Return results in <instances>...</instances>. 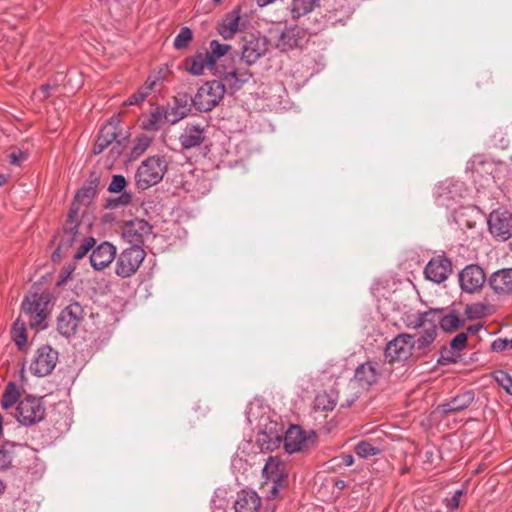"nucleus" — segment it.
I'll use <instances>...</instances> for the list:
<instances>
[{"mask_svg": "<svg viewBox=\"0 0 512 512\" xmlns=\"http://www.w3.org/2000/svg\"><path fill=\"white\" fill-rule=\"evenodd\" d=\"M430 312L405 314L403 321L407 328L417 330L416 335L401 333L387 343L385 358L388 362L405 361L413 355V350L426 354L435 341V321L430 320Z\"/></svg>", "mask_w": 512, "mask_h": 512, "instance_id": "nucleus-1", "label": "nucleus"}, {"mask_svg": "<svg viewBox=\"0 0 512 512\" xmlns=\"http://www.w3.org/2000/svg\"><path fill=\"white\" fill-rule=\"evenodd\" d=\"M53 305V295L49 290H33L25 296L21 308L32 327L44 329Z\"/></svg>", "mask_w": 512, "mask_h": 512, "instance_id": "nucleus-2", "label": "nucleus"}, {"mask_svg": "<svg viewBox=\"0 0 512 512\" xmlns=\"http://www.w3.org/2000/svg\"><path fill=\"white\" fill-rule=\"evenodd\" d=\"M120 114H114L107 123L102 127L98 135V154L106 147L111 146L107 159L103 161V166L111 169L114 162L122 153V145L117 141L119 135Z\"/></svg>", "mask_w": 512, "mask_h": 512, "instance_id": "nucleus-3", "label": "nucleus"}, {"mask_svg": "<svg viewBox=\"0 0 512 512\" xmlns=\"http://www.w3.org/2000/svg\"><path fill=\"white\" fill-rule=\"evenodd\" d=\"M167 170V163L163 157L151 156L144 160L135 173V184L138 189L146 190L162 179Z\"/></svg>", "mask_w": 512, "mask_h": 512, "instance_id": "nucleus-4", "label": "nucleus"}, {"mask_svg": "<svg viewBox=\"0 0 512 512\" xmlns=\"http://www.w3.org/2000/svg\"><path fill=\"white\" fill-rule=\"evenodd\" d=\"M225 94V84L218 80L205 82L191 98L193 106L200 112L213 110Z\"/></svg>", "mask_w": 512, "mask_h": 512, "instance_id": "nucleus-5", "label": "nucleus"}, {"mask_svg": "<svg viewBox=\"0 0 512 512\" xmlns=\"http://www.w3.org/2000/svg\"><path fill=\"white\" fill-rule=\"evenodd\" d=\"M214 75L220 78V82L225 84L231 92L238 91L244 84L250 81L252 73L245 67L235 65L233 59L220 64L215 68Z\"/></svg>", "mask_w": 512, "mask_h": 512, "instance_id": "nucleus-6", "label": "nucleus"}, {"mask_svg": "<svg viewBox=\"0 0 512 512\" xmlns=\"http://www.w3.org/2000/svg\"><path fill=\"white\" fill-rule=\"evenodd\" d=\"M45 407L40 398L27 396L22 399L16 408L17 420L25 426L33 425L43 420Z\"/></svg>", "mask_w": 512, "mask_h": 512, "instance_id": "nucleus-7", "label": "nucleus"}, {"mask_svg": "<svg viewBox=\"0 0 512 512\" xmlns=\"http://www.w3.org/2000/svg\"><path fill=\"white\" fill-rule=\"evenodd\" d=\"M58 362V352L50 345L40 346L30 364L31 372L38 377L49 375Z\"/></svg>", "mask_w": 512, "mask_h": 512, "instance_id": "nucleus-8", "label": "nucleus"}, {"mask_svg": "<svg viewBox=\"0 0 512 512\" xmlns=\"http://www.w3.org/2000/svg\"><path fill=\"white\" fill-rule=\"evenodd\" d=\"M268 51V40L265 36L250 34L243 38L241 60L247 65L256 63Z\"/></svg>", "mask_w": 512, "mask_h": 512, "instance_id": "nucleus-9", "label": "nucleus"}, {"mask_svg": "<svg viewBox=\"0 0 512 512\" xmlns=\"http://www.w3.org/2000/svg\"><path fill=\"white\" fill-rule=\"evenodd\" d=\"M83 308L78 303H72L64 308L57 318V329L65 337L75 334L83 319Z\"/></svg>", "mask_w": 512, "mask_h": 512, "instance_id": "nucleus-10", "label": "nucleus"}, {"mask_svg": "<svg viewBox=\"0 0 512 512\" xmlns=\"http://www.w3.org/2000/svg\"><path fill=\"white\" fill-rule=\"evenodd\" d=\"M145 258L142 247H130L125 249L116 264V274L121 277H129L139 268Z\"/></svg>", "mask_w": 512, "mask_h": 512, "instance_id": "nucleus-11", "label": "nucleus"}, {"mask_svg": "<svg viewBox=\"0 0 512 512\" xmlns=\"http://www.w3.org/2000/svg\"><path fill=\"white\" fill-rule=\"evenodd\" d=\"M316 437L315 432L312 431L309 435H306L300 426L292 425L284 436L285 451L289 454L302 451L308 447L310 442H314Z\"/></svg>", "mask_w": 512, "mask_h": 512, "instance_id": "nucleus-12", "label": "nucleus"}, {"mask_svg": "<svg viewBox=\"0 0 512 512\" xmlns=\"http://www.w3.org/2000/svg\"><path fill=\"white\" fill-rule=\"evenodd\" d=\"M488 228L498 240L506 241L512 236V216L507 211H493L489 215Z\"/></svg>", "mask_w": 512, "mask_h": 512, "instance_id": "nucleus-13", "label": "nucleus"}, {"mask_svg": "<svg viewBox=\"0 0 512 512\" xmlns=\"http://www.w3.org/2000/svg\"><path fill=\"white\" fill-rule=\"evenodd\" d=\"M151 232L152 226L147 221L135 219L126 224L123 236L131 244V247H142Z\"/></svg>", "mask_w": 512, "mask_h": 512, "instance_id": "nucleus-14", "label": "nucleus"}, {"mask_svg": "<svg viewBox=\"0 0 512 512\" xmlns=\"http://www.w3.org/2000/svg\"><path fill=\"white\" fill-rule=\"evenodd\" d=\"M452 272L451 261L444 256L432 258L424 269V275L429 281L440 284L444 282Z\"/></svg>", "mask_w": 512, "mask_h": 512, "instance_id": "nucleus-15", "label": "nucleus"}, {"mask_svg": "<svg viewBox=\"0 0 512 512\" xmlns=\"http://www.w3.org/2000/svg\"><path fill=\"white\" fill-rule=\"evenodd\" d=\"M96 196V185L91 181L89 185L82 187L76 194L75 200L69 211V221L73 223V217L81 211L83 215L87 213L89 206L93 203Z\"/></svg>", "mask_w": 512, "mask_h": 512, "instance_id": "nucleus-16", "label": "nucleus"}, {"mask_svg": "<svg viewBox=\"0 0 512 512\" xmlns=\"http://www.w3.org/2000/svg\"><path fill=\"white\" fill-rule=\"evenodd\" d=\"M460 288H483L487 280L482 267L470 264L463 268L459 275Z\"/></svg>", "mask_w": 512, "mask_h": 512, "instance_id": "nucleus-17", "label": "nucleus"}, {"mask_svg": "<svg viewBox=\"0 0 512 512\" xmlns=\"http://www.w3.org/2000/svg\"><path fill=\"white\" fill-rule=\"evenodd\" d=\"M206 139V129L200 124H188L179 135L181 147L185 150L197 148Z\"/></svg>", "mask_w": 512, "mask_h": 512, "instance_id": "nucleus-18", "label": "nucleus"}, {"mask_svg": "<svg viewBox=\"0 0 512 512\" xmlns=\"http://www.w3.org/2000/svg\"><path fill=\"white\" fill-rule=\"evenodd\" d=\"M305 37V31L297 26L286 28L280 34L276 47L281 51H289L301 46Z\"/></svg>", "mask_w": 512, "mask_h": 512, "instance_id": "nucleus-19", "label": "nucleus"}, {"mask_svg": "<svg viewBox=\"0 0 512 512\" xmlns=\"http://www.w3.org/2000/svg\"><path fill=\"white\" fill-rule=\"evenodd\" d=\"M261 507V498L252 490H241L237 493L234 502L235 512H258Z\"/></svg>", "mask_w": 512, "mask_h": 512, "instance_id": "nucleus-20", "label": "nucleus"}, {"mask_svg": "<svg viewBox=\"0 0 512 512\" xmlns=\"http://www.w3.org/2000/svg\"><path fill=\"white\" fill-rule=\"evenodd\" d=\"M431 313L430 320L435 321V337L437 336V325L445 332H452L464 325V319L460 318L455 310L450 311L448 314L441 316L438 310H429Z\"/></svg>", "mask_w": 512, "mask_h": 512, "instance_id": "nucleus-21", "label": "nucleus"}, {"mask_svg": "<svg viewBox=\"0 0 512 512\" xmlns=\"http://www.w3.org/2000/svg\"><path fill=\"white\" fill-rule=\"evenodd\" d=\"M474 399V391L468 390L463 393L457 394L450 401L440 404L438 406V409L444 414L461 412L468 408L472 404Z\"/></svg>", "mask_w": 512, "mask_h": 512, "instance_id": "nucleus-22", "label": "nucleus"}, {"mask_svg": "<svg viewBox=\"0 0 512 512\" xmlns=\"http://www.w3.org/2000/svg\"><path fill=\"white\" fill-rule=\"evenodd\" d=\"M240 11L241 7L237 6L218 24L217 31L224 39H231L240 30Z\"/></svg>", "mask_w": 512, "mask_h": 512, "instance_id": "nucleus-23", "label": "nucleus"}, {"mask_svg": "<svg viewBox=\"0 0 512 512\" xmlns=\"http://www.w3.org/2000/svg\"><path fill=\"white\" fill-rule=\"evenodd\" d=\"M379 375L380 373L378 363L368 361L356 368L354 378L360 386L368 387L377 381Z\"/></svg>", "mask_w": 512, "mask_h": 512, "instance_id": "nucleus-24", "label": "nucleus"}, {"mask_svg": "<svg viewBox=\"0 0 512 512\" xmlns=\"http://www.w3.org/2000/svg\"><path fill=\"white\" fill-rule=\"evenodd\" d=\"M76 234L77 224L75 217H73V223H71V220L69 221L68 216L66 224L63 227V231L57 235V238H59V242L57 244L56 250L53 253V257H55L56 255L59 256L62 252H66L75 241Z\"/></svg>", "mask_w": 512, "mask_h": 512, "instance_id": "nucleus-25", "label": "nucleus"}, {"mask_svg": "<svg viewBox=\"0 0 512 512\" xmlns=\"http://www.w3.org/2000/svg\"><path fill=\"white\" fill-rule=\"evenodd\" d=\"M185 69L192 75L200 76L205 69L214 70L213 60L206 54L198 53L185 60Z\"/></svg>", "mask_w": 512, "mask_h": 512, "instance_id": "nucleus-26", "label": "nucleus"}, {"mask_svg": "<svg viewBox=\"0 0 512 512\" xmlns=\"http://www.w3.org/2000/svg\"><path fill=\"white\" fill-rule=\"evenodd\" d=\"M191 108L185 98L183 101L180 98L175 99V104L169 109H166L168 115V123L176 124L186 116H188Z\"/></svg>", "mask_w": 512, "mask_h": 512, "instance_id": "nucleus-27", "label": "nucleus"}, {"mask_svg": "<svg viewBox=\"0 0 512 512\" xmlns=\"http://www.w3.org/2000/svg\"><path fill=\"white\" fill-rule=\"evenodd\" d=\"M282 440V432L277 429V424L274 423L270 431H263L258 441L262 446V449L273 450L277 448Z\"/></svg>", "mask_w": 512, "mask_h": 512, "instance_id": "nucleus-28", "label": "nucleus"}, {"mask_svg": "<svg viewBox=\"0 0 512 512\" xmlns=\"http://www.w3.org/2000/svg\"><path fill=\"white\" fill-rule=\"evenodd\" d=\"M165 122H168L166 109L163 107H156L150 113L149 118L143 122V128L147 131H158Z\"/></svg>", "mask_w": 512, "mask_h": 512, "instance_id": "nucleus-29", "label": "nucleus"}, {"mask_svg": "<svg viewBox=\"0 0 512 512\" xmlns=\"http://www.w3.org/2000/svg\"><path fill=\"white\" fill-rule=\"evenodd\" d=\"M489 288H512V268L494 272L488 279Z\"/></svg>", "mask_w": 512, "mask_h": 512, "instance_id": "nucleus-30", "label": "nucleus"}, {"mask_svg": "<svg viewBox=\"0 0 512 512\" xmlns=\"http://www.w3.org/2000/svg\"><path fill=\"white\" fill-rule=\"evenodd\" d=\"M263 475L271 482L283 480V469L277 458L269 457L262 470Z\"/></svg>", "mask_w": 512, "mask_h": 512, "instance_id": "nucleus-31", "label": "nucleus"}, {"mask_svg": "<svg viewBox=\"0 0 512 512\" xmlns=\"http://www.w3.org/2000/svg\"><path fill=\"white\" fill-rule=\"evenodd\" d=\"M116 256V247L109 242L98 244V270L108 266Z\"/></svg>", "mask_w": 512, "mask_h": 512, "instance_id": "nucleus-32", "label": "nucleus"}, {"mask_svg": "<svg viewBox=\"0 0 512 512\" xmlns=\"http://www.w3.org/2000/svg\"><path fill=\"white\" fill-rule=\"evenodd\" d=\"M337 404V393L334 390L325 391L316 396L315 408L321 411H332Z\"/></svg>", "mask_w": 512, "mask_h": 512, "instance_id": "nucleus-33", "label": "nucleus"}, {"mask_svg": "<svg viewBox=\"0 0 512 512\" xmlns=\"http://www.w3.org/2000/svg\"><path fill=\"white\" fill-rule=\"evenodd\" d=\"M319 0H292L290 12L293 18H299L312 12Z\"/></svg>", "mask_w": 512, "mask_h": 512, "instance_id": "nucleus-34", "label": "nucleus"}, {"mask_svg": "<svg viewBox=\"0 0 512 512\" xmlns=\"http://www.w3.org/2000/svg\"><path fill=\"white\" fill-rule=\"evenodd\" d=\"M19 399V390L15 383L9 382L4 390L1 405L3 409H9L17 403Z\"/></svg>", "mask_w": 512, "mask_h": 512, "instance_id": "nucleus-35", "label": "nucleus"}, {"mask_svg": "<svg viewBox=\"0 0 512 512\" xmlns=\"http://www.w3.org/2000/svg\"><path fill=\"white\" fill-rule=\"evenodd\" d=\"M231 48L228 44H222L218 40H212L210 42V51L206 52V56L213 60L214 69L218 66L217 60L223 57L227 51Z\"/></svg>", "mask_w": 512, "mask_h": 512, "instance_id": "nucleus-36", "label": "nucleus"}, {"mask_svg": "<svg viewBox=\"0 0 512 512\" xmlns=\"http://www.w3.org/2000/svg\"><path fill=\"white\" fill-rule=\"evenodd\" d=\"M12 338L19 349H22L27 342V332L25 323L16 320L12 328Z\"/></svg>", "mask_w": 512, "mask_h": 512, "instance_id": "nucleus-37", "label": "nucleus"}, {"mask_svg": "<svg viewBox=\"0 0 512 512\" xmlns=\"http://www.w3.org/2000/svg\"><path fill=\"white\" fill-rule=\"evenodd\" d=\"M193 33L192 30L184 26L182 27L174 39V47L177 50L186 49L189 43L192 41Z\"/></svg>", "mask_w": 512, "mask_h": 512, "instance_id": "nucleus-38", "label": "nucleus"}, {"mask_svg": "<svg viewBox=\"0 0 512 512\" xmlns=\"http://www.w3.org/2000/svg\"><path fill=\"white\" fill-rule=\"evenodd\" d=\"M488 313L489 307L481 303H474L465 307V315L469 320L482 318Z\"/></svg>", "mask_w": 512, "mask_h": 512, "instance_id": "nucleus-39", "label": "nucleus"}, {"mask_svg": "<svg viewBox=\"0 0 512 512\" xmlns=\"http://www.w3.org/2000/svg\"><path fill=\"white\" fill-rule=\"evenodd\" d=\"M380 452H381L380 448L372 445L368 441H360L355 446V453L361 458L375 456V455L380 454Z\"/></svg>", "mask_w": 512, "mask_h": 512, "instance_id": "nucleus-40", "label": "nucleus"}, {"mask_svg": "<svg viewBox=\"0 0 512 512\" xmlns=\"http://www.w3.org/2000/svg\"><path fill=\"white\" fill-rule=\"evenodd\" d=\"M495 381L512 396V377L503 370H497L493 373Z\"/></svg>", "mask_w": 512, "mask_h": 512, "instance_id": "nucleus-41", "label": "nucleus"}, {"mask_svg": "<svg viewBox=\"0 0 512 512\" xmlns=\"http://www.w3.org/2000/svg\"><path fill=\"white\" fill-rule=\"evenodd\" d=\"M150 144L151 139L148 136L142 135L138 137L136 143L131 148V158L136 159L141 156L147 150Z\"/></svg>", "mask_w": 512, "mask_h": 512, "instance_id": "nucleus-42", "label": "nucleus"}, {"mask_svg": "<svg viewBox=\"0 0 512 512\" xmlns=\"http://www.w3.org/2000/svg\"><path fill=\"white\" fill-rule=\"evenodd\" d=\"M132 201V196L128 192H122L118 197L108 199L105 205L106 208L116 209L129 205Z\"/></svg>", "mask_w": 512, "mask_h": 512, "instance_id": "nucleus-43", "label": "nucleus"}, {"mask_svg": "<svg viewBox=\"0 0 512 512\" xmlns=\"http://www.w3.org/2000/svg\"><path fill=\"white\" fill-rule=\"evenodd\" d=\"M132 201V196L128 192H122L118 197L108 199L105 205L106 208L116 209L129 205Z\"/></svg>", "mask_w": 512, "mask_h": 512, "instance_id": "nucleus-44", "label": "nucleus"}, {"mask_svg": "<svg viewBox=\"0 0 512 512\" xmlns=\"http://www.w3.org/2000/svg\"><path fill=\"white\" fill-rule=\"evenodd\" d=\"M127 186V181L123 175H114L107 190L110 193H122L125 192L124 188Z\"/></svg>", "mask_w": 512, "mask_h": 512, "instance_id": "nucleus-45", "label": "nucleus"}, {"mask_svg": "<svg viewBox=\"0 0 512 512\" xmlns=\"http://www.w3.org/2000/svg\"><path fill=\"white\" fill-rule=\"evenodd\" d=\"M13 460V452L5 446H0V471L10 468Z\"/></svg>", "mask_w": 512, "mask_h": 512, "instance_id": "nucleus-46", "label": "nucleus"}, {"mask_svg": "<svg viewBox=\"0 0 512 512\" xmlns=\"http://www.w3.org/2000/svg\"><path fill=\"white\" fill-rule=\"evenodd\" d=\"M96 240L93 237L87 238L84 243L80 245L77 252L74 255L75 259H82L95 245Z\"/></svg>", "mask_w": 512, "mask_h": 512, "instance_id": "nucleus-47", "label": "nucleus"}, {"mask_svg": "<svg viewBox=\"0 0 512 512\" xmlns=\"http://www.w3.org/2000/svg\"><path fill=\"white\" fill-rule=\"evenodd\" d=\"M467 333L461 332L457 334L450 342V347L454 351H461L465 348L467 343Z\"/></svg>", "mask_w": 512, "mask_h": 512, "instance_id": "nucleus-48", "label": "nucleus"}, {"mask_svg": "<svg viewBox=\"0 0 512 512\" xmlns=\"http://www.w3.org/2000/svg\"><path fill=\"white\" fill-rule=\"evenodd\" d=\"M58 88L57 84H43L40 86L39 90L36 92L37 97L40 100H45L52 95V92L56 91Z\"/></svg>", "mask_w": 512, "mask_h": 512, "instance_id": "nucleus-49", "label": "nucleus"}, {"mask_svg": "<svg viewBox=\"0 0 512 512\" xmlns=\"http://www.w3.org/2000/svg\"><path fill=\"white\" fill-rule=\"evenodd\" d=\"M155 86V81L147 79V81L144 83L143 86H141L138 90V98L139 99H145L149 93L153 90Z\"/></svg>", "mask_w": 512, "mask_h": 512, "instance_id": "nucleus-50", "label": "nucleus"}, {"mask_svg": "<svg viewBox=\"0 0 512 512\" xmlns=\"http://www.w3.org/2000/svg\"><path fill=\"white\" fill-rule=\"evenodd\" d=\"M8 157L12 165H20L21 162L27 159V155L21 150L12 151Z\"/></svg>", "mask_w": 512, "mask_h": 512, "instance_id": "nucleus-51", "label": "nucleus"}, {"mask_svg": "<svg viewBox=\"0 0 512 512\" xmlns=\"http://www.w3.org/2000/svg\"><path fill=\"white\" fill-rule=\"evenodd\" d=\"M463 494L462 489H458L454 492L453 496L448 500L447 507L451 510H455L459 507L460 497Z\"/></svg>", "mask_w": 512, "mask_h": 512, "instance_id": "nucleus-52", "label": "nucleus"}, {"mask_svg": "<svg viewBox=\"0 0 512 512\" xmlns=\"http://www.w3.org/2000/svg\"><path fill=\"white\" fill-rule=\"evenodd\" d=\"M509 348V342L508 338H498L493 341L492 343V350L493 351H504Z\"/></svg>", "mask_w": 512, "mask_h": 512, "instance_id": "nucleus-53", "label": "nucleus"}, {"mask_svg": "<svg viewBox=\"0 0 512 512\" xmlns=\"http://www.w3.org/2000/svg\"><path fill=\"white\" fill-rule=\"evenodd\" d=\"M143 100L144 99H139L138 93L135 92L134 94H132L131 96L128 97V99L124 102V105H126V106L136 105V104H139L140 102H142Z\"/></svg>", "mask_w": 512, "mask_h": 512, "instance_id": "nucleus-54", "label": "nucleus"}, {"mask_svg": "<svg viewBox=\"0 0 512 512\" xmlns=\"http://www.w3.org/2000/svg\"><path fill=\"white\" fill-rule=\"evenodd\" d=\"M281 482L282 481L272 482V486H271V489L269 491L268 498L272 499V498H275L277 496L279 488L281 487Z\"/></svg>", "mask_w": 512, "mask_h": 512, "instance_id": "nucleus-55", "label": "nucleus"}, {"mask_svg": "<svg viewBox=\"0 0 512 512\" xmlns=\"http://www.w3.org/2000/svg\"><path fill=\"white\" fill-rule=\"evenodd\" d=\"M341 463L344 466H351L354 463V457L351 454H343L341 455Z\"/></svg>", "mask_w": 512, "mask_h": 512, "instance_id": "nucleus-56", "label": "nucleus"}, {"mask_svg": "<svg viewBox=\"0 0 512 512\" xmlns=\"http://www.w3.org/2000/svg\"><path fill=\"white\" fill-rule=\"evenodd\" d=\"M70 273H71V271L68 269L61 271V273L59 275V279L56 282V285L57 286L62 285L66 281V279L70 276Z\"/></svg>", "mask_w": 512, "mask_h": 512, "instance_id": "nucleus-57", "label": "nucleus"}, {"mask_svg": "<svg viewBox=\"0 0 512 512\" xmlns=\"http://www.w3.org/2000/svg\"><path fill=\"white\" fill-rule=\"evenodd\" d=\"M210 190V183L203 180V184L197 188V191L201 194H205Z\"/></svg>", "mask_w": 512, "mask_h": 512, "instance_id": "nucleus-58", "label": "nucleus"}, {"mask_svg": "<svg viewBox=\"0 0 512 512\" xmlns=\"http://www.w3.org/2000/svg\"><path fill=\"white\" fill-rule=\"evenodd\" d=\"M482 328V325L480 324H476V325H471L467 328V335L468 334H476L480 329Z\"/></svg>", "mask_w": 512, "mask_h": 512, "instance_id": "nucleus-59", "label": "nucleus"}, {"mask_svg": "<svg viewBox=\"0 0 512 512\" xmlns=\"http://www.w3.org/2000/svg\"><path fill=\"white\" fill-rule=\"evenodd\" d=\"M252 408H253V404L250 403L247 406V410H246V416H247V419L249 422H252V416H254V414L252 413Z\"/></svg>", "mask_w": 512, "mask_h": 512, "instance_id": "nucleus-60", "label": "nucleus"}, {"mask_svg": "<svg viewBox=\"0 0 512 512\" xmlns=\"http://www.w3.org/2000/svg\"><path fill=\"white\" fill-rule=\"evenodd\" d=\"M276 0H256V3L259 7H265L273 2H275Z\"/></svg>", "mask_w": 512, "mask_h": 512, "instance_id": "nucleus-61", "label": "nucleus"}, {"mask_svg": "<svg viewBox=\"0 0 512 512\" xmlns=\"http://www.w3.org/2000/svg\"><path fill=\"white\" fill-rule=\"evenodd\" d=\"M95 253H96V250H93L91 255H90V263H91V266L96 270Z\"/></svg>", "mask_w": 512, "mask_h": 512, "instance_id": "nucleus-62", "label": "nucleus"}, {"mask_svg": "<svg viewBox=\"0 0 512 512\" xmlns=\"http://www.w3.org/2000/svg\"><path fill=\"white\" fill-rule=\"evenodd\" d=\"M335 486L339 489H343L346 486V484H345V481L338 479V480H335Z\"/></svg>", "mask_w": 512, "mask_h": 512, "instance_id": "nucleus-63", "label": "nucleus"}, {"mask_svg": "<svg viewBox=\"0 0 512 512\" xmlns=\"http://www.w3.org/2000/svg\"><path fill=\"white\" fill-rule=\"evenodd\" d=\"M7 182V177L3 174H0V186H3Z\"/></svg>", "mask_w": 512, "mask_h": 512, "instance_id": "nucleus-64", "label": "nucleus"}]
</instances>
